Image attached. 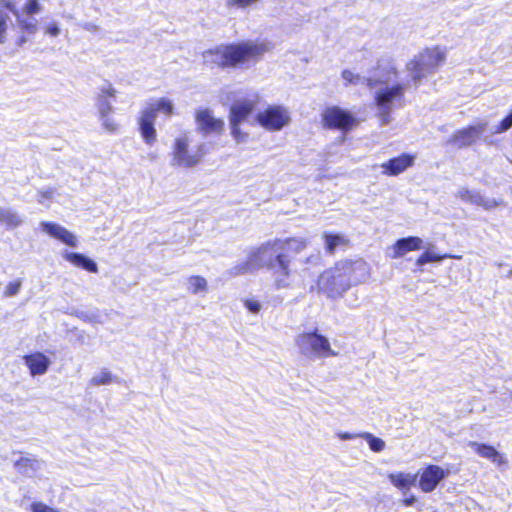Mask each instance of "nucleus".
Returning a JSON list of instances; mask_svg holds the SVG:
<instances>
[{"instance_id":"nucleus-1","label":"nucleus","mask_w":512,"mask_h":512,"mask_svg":"<svg viewBox=\"0 0 512 512\" xmlns=\"http://www.w3.org/2000/svg\"><path fill=\"white\" fill-rule=\"evenodd\" d=\"M270 48L268 42L257 40L219 44L203 51V64L221 70L249 67L259 62Z\"/></svg>"},{"instance_id":"nucleus-2","label":"nucleus","mask_w":512,"mask_h":512,"mask_svg":"<svg viewBox=\"0 0 512 512\" xmlns=\"http://www.w3.org/2000/svg\"><path fill=\"white\" fill-rule=\"evenodd\" d=\"M36 31V23L20 18L13 0H0V44L8 43L19 48Z\"/></svg>"},{"instance_id":"nucleus-3","label":"nucleus","mask_w":512,"mask_h":512,"mask_svg":"<svg viewBox=\"0 0 512 512\" xmlns=\"http://www.w3.org/2000/svg\"><path fill=\"white\" fill-rule=\"evenodd\" d=\"M158 112H161L166 116L173 115L175 110L172 101L168 98L162 97L154 104L146 107L140 112L138 117L139 132L143 141L148 145H153L157 139L154 122Z\"/></svg>"},{"instance_id":"nucleus-4","label":"nucleus","mask_w":512,"mask_h":512,"mask_svg":"<svg viewBox=\"0 0 512 512\" xmlns=\"http://www.w3.org/2000/svg\"><path fill=\"white\" fill-rule=\"evenodd\" d=\"M445 51L439 46L426 47L421 50L408 64V71L413 81H419L432 74L445 61Z\"/></svg>"},{"instance_id":"nucleus-5","label":"nucleus","mask_w":512,"mask_h":512,"mask_svg":"<svg viewBox=\"0 0 512 512\" xmlns=\"http://www.w3.org/2000/svg\"><path fill=\"white\" fill-rule=\"evenodd\" d=\"M296 344L300 353L310 359L336 356L328 338L318 333L317 330L299 335L296 338Z\"/></svg>"},{"instance_id":"nucleus-6","label":"nucleus","mask_w":512,"mask_h":512,"mask_svg":"<svg viewBox=\"0 0 512 512\" xmlns=\"http://www.w3.org/2000/svg\"><path fill=\"white\" fill-rule=\"evenodd\" d=\"M256 108V100L240 99L234 102L228 113L231 135L238 143L244 142L248 134L241 130V124L248 120Z\"/></svg>"},{"instance_id":"nucleus-7","label":"nucleus","mask_w":512,"mask_h":512,"mask_svg":"<svg viewBox=\"0 0 512 512\" xmlns=\"http://www.w3.org/2000/svg\"><path fill=\"white\" fill-rule=\"evenodd\" d=\"M321 123L325 129L349 132L359 125L356 116L337 105L327 106L321 113Z\"/></svg>"},{"instance_id":"nucleus-8","label":"nucleus","mask_w":512,"mask_h":512,"mask_svg":"<svg viewBox=\"0 0 512 512\" xmlns=\"http://www.w3.org/2000/svg\"><path fill=\"white\" fill-rule=\"evenodd\" d=\"M340 264L326 270L318 278V288L329 298H337L350 288V282L345 271L342 272Z\"/></svg>"},{"instance_id":"nucleus-9","label":"nucleus","mask_w":512,"mask_h":512,"mask_svg":"<svg viewBox=\"0 0 512 512\" xmlns=\"http://www.w3.org/2000/svg\"><path fill=\"white\" fill-rule=\"evenodd\" d=\"M205 154L204 145L200 144L195 150H190L189 139L185 136L177 137L172 147V160L175 165L192 168L199 165Z\"/></svg>"},{"instance_id":"nucleus-10","label":"nucleus","mask_w":512,"mask_h":512,"mask_svg":"<svg viewBox=\"0 0 512 512\" xmlns=\"http://www.w3.org/2000/svg\"><path fill=\"white\" fill-rule=\"evenodd\" d=\"M406 86L396 83L391 87L381 88L374 94V104L379 109V116L383 124H388L394 101H402L405 96Z\"/></svg>"},{"instance_id":"nucleus-11","label":"nucleus","mask_w":512,"mask_h":512,"mask_svg":"<svg viewBox=\"0 0 512 512\" xmlns=\"http://www.w3.org/2000/svg\"><path fill=\"white\" fill-rule=\"evenodd\" d=\"M255 120L268 131H279L289 124L290 115L288 110L281 105H269L257 113Z\"/></svg>"},{"instance_id":"nucleus-12","label":"nucleus","mask_w":512,"mask_h":512,"mask_svg":"<svg viewBox=\"0 0 512 512\" xmlns=\"http://www.w3.org/2000/svg\"><path fill=\"white\" fill-rule=\"evenodd\" d=\"M197 131L203 135H217L224 133L225 122L221 118L214 117L213 111L209 108H199L194 113Z\"/></svg>"},{"instance_id":"nucleus-13","label":"nucleus","mask_w":512,"mask_h":512,"mask_svg":"<svg viewBox=\"0 0 512 512\" xmlns=\"http://www.w3.org/2000/svg\"><path fill=\"white\" fill-rule=\"evenodd\" d=\"M267 265L275 274L288 275V258H249L243 265L233 269V275L253 272L258 266Z\"/></svg>"},{"instance_id":"nucleus-14","label":"nucleus","mask_w":512,"mask_h":512,"mask_svg":"<svg viewBox=\"0 0 512 512\" xmlns=\"http://www.w3.org/2000/svg\"><path fill=\"white\" fill-rule=\"evenodd\" d=\"M487 123L480 122L475 125H468L453 132L447 140V144L463 148L474 144L486 130Z\"/></svg>"},{"instance_id":"nucleus-15","label":"nucleus","mask_w":512,"mask_h":512,"mask_svg":"<svg viewBox=\"0 0 512 512\" xmlns=\"http://www.w3.org/2000/svg\"><path fill=\"white\" fill-rule=\"evenodd\" d=\"M338 264H340L342 272H346L350 287L365 282L369 277V267L363 258L342 259Z\"/></svg>"},{"instance_id":"nucleus-16","label":"nucleus","mask_w":512,"mask_h":512,"mask_svg":"<svg viewBox=\"0 0 512 512\" xmlns=\"http://www.w3.org/2000/svg\"><path fill=\"white\" fill-rule=\"evenodd\" d=\"M414 154L402 153L381 164L382 174L385 176H398L412 167L415 163Z\"/></svg>"},{"instance_id":"nucleus-17","label":"nucleus","mask_w":512,"mask_h":512,"mask_svg":"<svg viewBox=\"0 0 512 512\" xmlns=\"http://www.w3.org/2000/svg\"><path fill=\"white\" fill-rule=\"evenodd\" d=\"M446 476L447 473L440 466L428 465L421 474L419 486L426 493L432 492Z\"/></svg>"},{"instance_id":"nucleus-18","label":"nucleus","mask_w":512,"mask_h":512,"mask_svg":"<svg viewBox=\"0 0 512 512\" xmlns=\"http://www.w3.org/2000/svg\"><path fill=\"white\" fill-rule=\"evenodd\" d=\"M40 228L43 232L47 233L52 238L60 241L61 243L69 246L76 247L77 239L75 235L67 230L65 227L54 222H41Z\"/></svg>"},{"instance_id":"nucleus-19","label":"nucleus","mask_w":512,"mask_h":512,"mask_svg":"<svg viewBox=\"0 0 512 512\" xmlns=\"http://www.w3.org/2000/svg\"><path fill=\"white\" fill-rule=\"evenodd\" d=\"M24 362L32 376L45 374L51 363L50 359L41 352L25 355Z\"/></svg>"},{"instance_id":"nucleus-20","label":"nucleus","mask_w":512,"mask_h":512,"mask_svg":"<svg viewBox=\"0 0 512 512\" xmlns=\"http://www.w3.org/2000/svg\"><path fill=\"white\" fill-rule=\"evenodd\" d=\"M423 248H425L424 242L417 236L398 239L393 245L395 256H403L409 252L418 251Z\"/></svg>"},{"instance_id":"nucleus-21","label":"nucleus","mask_w":512,"mask_h":512,"mask_svg":"<svg viewBox=\"0 0 512 512\" xmlns=\"http://www.w3.org/2000/svg\"><path fill=\"white\" fill-rule=\"evenodd\" d=\"M469 446L473 448L479 456L489 459L499 466L505 463L502 455L493 446L475 441H471Z\"/></svg>"},{"instance_id":"nucleus-22","label":"nucleus","mask_w":512,"mask_h":512,"mask_svg":"<svg viewBox=\"0 0 512 512\" xmlns=\"http://www.w3.org/2000/svg\"><path fill=\"white\" fill-rule=\"evenodd\" d=\"M324 240L326 252L329 254H333L337 248L345 249L351 244L347 237L340 234L325 233Z\"/></svg>"},{"instance_id":"nucleus-23","label":"nucleus","mask_w":512,"mask_h":512,"mask_svg":"<svg viewBox=\"0 0 512 512\" xmlns=\"http://www.w3.org/2000/svg\"><path fill=\"white\" fill-rule=\"evenodd\" d=\"M285 246L294 247L295 249H301L306 246V241L303 239H296V238H287L283 241L274 240L272 242H268V243L264 244L259 249L258 253H264L268 249H273L274 247L283 248Z\"/></svg>"},{"instance_id":"nucleus-24","label":"nucleus","mask_w":512,"mask_h":512,"mask_svg":"<svg viewBox=\"0 0 512 512\" xmlns=\"http://www.w3.org/2000/svg\"><path fill=\"white\" fill-rule=\"evenodd\" d=\"M22 223L21 217L14 211L8 209L0 210V224L6 229H14Z\"/></svg>"},{"instance_id":"nucleus-25","label":"nucleus","mask_w":512,"mask_h":512,"mask_svg":"<svg viewBox=\"0 0 512 512\" xmlns=\"http://www.w3.org/2000/svg\"><path fill=\"white\" fill-rule=\"evenodd\" d=\"M15 467L21 474L32 477L38 468V461L27 457H21L16 461Z\"/></svg>"},{"instance_id":"nucleus-26","label":"nucleus","mask_w":512,"mask_h":512,"mask_svg":"<svg viewBox=\"0 0 512 512\" xmlns=\"http://www.w3.org/2000/svg\"><path fill=\"white\" fill-rule=\"evenodd\" d=\"M186 287L192 294L205 292L207 290V281L201 276H191L187 278Z\"/></svg>"},{"instance_id":"nucleus-27","label":"nucleus","mask_w":512,"mask_h":512,"mask_svg":"<svg viewBox=\"0 0 512 512\" xmlns=\"http://www.w3.org/2000/svg\"><path fill=\"white\" fill-rule=\"evenodd\" d=\"M113 382H119L117 376L113 375L109 370L102 369L98 375H95L90 380V385L100 386V385H108Z\"/></svg>"},{"instance_id":"nucleus-28","label":"nucleus","mask_w":512,"mask_h":512,"mask_svg":"<svg viewBox=\"0 0 512 512\" xmlns=\"http://www.w3.org/2000/svg\"><path fill=\"white\" fill-rule=\"evenodd\" d=\"M358 436L363 438L368 443L369 448L374 452H381L385 448V442L369 432H363Z\"/></svg>"},{"instance_id":"nucleus-29","label":"nucleus","mask_w":512,"mask_h":512,"mask_svg":"<svg viewBox=\"0 0 512 512\" xmlns=\"http://www.w3.org/2000/svg\"><path fill=\"white\" fill-rule=\"evenodd\" d=\"M458 197L464 202L471 204L481 205L483 203V198L478 193L466 188L458 192Z\"/></svg>"},{"instance_id":"nucleus-30","label":"nucleus","mask_w":512,"mask_h":512,"mask_svg":"<svg viewBox=\"0 0 512 512\" xmlns=\"http://www.w3.org/2000/svg\"><path fill=\"white\" fill-rule=\"evenodd\" d=\"M73 265L87 270L88 272H97V264L93 258H66Z\"/></svg>"},{"instance_id":"nucleus-31","label":"nucleus","mask_w":512,"mask_h":512,"mask_svg":"<svg viewBox=\"0 0 512 512\" xmlns=\"http://www.w3.org/2000/svg\"><path fill=\"white\" fill-rule=\"evenodd\" d=\"M390 480L396 487L402 489L409 487L411 484L409 476L402 473L397 475H390Z\"/></svg>"},{"instance_id":"nucleus-32","label":"nucleus","mask_w":512,"mask_h":512,"mask_svg":"<svg viewBox=\"0 0 512 512\" xmlns=\"http://www.w3.org/2000/svg\"><path fill=\"white\" fill-rule=\"evenodd\" d=\"M23 11L26 15H33L41 11V6L38 0H26Z\"/></svg>"},{"instance_id":"nucleus-33","label":"nucleus","mask_w":512,"mask_h":512,"mask_svg":"<svg viewBox=\"0 0 512 512\" xmlns=\"http://www.w3.org/2000/svg\"><path fill=\"white\" fill-rule=\"evenodd\" d=\"M512 127V113L505 116L496 126V133H503Z\"/></svg>"},{"instance_id":"nucleus-34","label":"nucleus","mask_w":512,"mask_h":512,"mask_svg":"<svg viewBox=\"0 0 512 512\" xmlns=\"http://www.w3.org/2000/svg\"><path fill=\"white\" fill-rule=\"evenodd\" d=\"M20 288H21V281L20 280H15L13 282H10L6 286V290L4 292V295L6 297H13V296H15V295H17L19 293Z\"/></svg>"},{"instance_id":"nucleus-35","label":"nucleus","mask_w":512,"mask_h":512,"mask_svg":"<svg viewBox=\"0 0 512 512\" xmlns=\"http://www.w3.org/2000/svg\"><path fill=\"white\" fill-rule=\"evenodd\" d=\"M101 118H107L113 111L112 105L107 100H100L98 105Z\"/></svg>"},{"instance_id":"nucleus-36","label":"nucleus","mask_w":512,"mask_h":512,"mask_svg":"<svg viewBox=\"0 0 512 512\" xmlns=\"http://www.w3.org/2000/svg\"><path fill=\"white\" fill-rule=\"evenodd\" d=\"M31 512H59L56 509L42 503L34 502L31 504Z\"/></svg>"},{"instance_id":"nucleus-37","label":"nucleus","mask_w":512,"mask_h":512,"mask_svg":"<svg viewBox=\"0 0 512 512\" xmlns=\"http://www.w3.org/2000/svg\"><path fill=\"white\" fill-rule=\"evenodd\" d=\"M244 306L248 309V311L254 314L258 313L261 309L260 302L255 299H245Z\"/></svg>"},{"instance_id":"nucleus-38","label":"nucleus","mask_w":512,"mask_h":512,"mask_svg":"<svg viewBox=\"0 0 512 512\" xmlns=\"http://www.w3.org/2000/svg\"><path fill=\"white\" fill-rule=\"evenodd\" d=\"M116 96V90L112 87V85H108L107 87H103L100 91L99 99L106 100L107 98H114Z\"/></svg>"},{"instance_id":"nucleus-39","label":"nucleus","mask_w":512,"mask_h":512,"mask_svg":"<svg viewBox=\"0 0 512 512\" xmlns=\"http://www.w3.org/2000/svg\"><path fill=\"white\" fill-rule=\"evenodd\" d=\"M258 0H228L227 4L228 6H235L238 8H246L254 3H256Z\"/></svg>"},{"instance_id":"nucleus-40","label":"nucleus","mask_w":512,"mask_h":512,"mask_svg":"<svg viewBox=\"0 0 512 512\" xmlns=\"http://www.w3.org/2000/svg\"><path fill=\"white\" fill-rule=\"evenodd\" d=\"M342 78L349 84L356 83L359 80V75L353 73L351 70H343Z\"/></svg>"},{"instance_id":"nucleus-41","label":"nucleus","mask_w":512,"mask_h":512,"mask_svg":"<svg viewBox=\"0 0 512 512\" xmlns=\"http://www.w3.org/2000/svg\"><path fill=\"white\" fill-rule=\"evenodd\" d=\"M103 120V126L104 128L108 131V132H111V133H114L118 130V124L109 119V117L107 118H101Z\"/></svg>"},{"instance_id":"nucleus-42","label":"nucleus","mask_w":512,"mask_h":512,"mask_svg":"<svg viewBox=\"0 0 512 512\" xmlns=\"http://www.w3.org/2000/svg\"><path fill=\"white\" fill-rule=\"evenodd\" d=\"M59 32H60V30L58 28L57 23H55V22L49 23L45 28V33L52 37L57 36L59 34Z\"/></svg>"},{"instance_id":"nucleus-43","label":"nucleus","mask_w":512,"mask_h":512,"mask_svg":"<svg viewBox=\"0 0 512 512\" xmlns=\"http://www.w3.org/2000/svg\"><path fill=\"white\" fill-rule=\"evenodd\" d=\"M443 258H417L416 266L421 269L424 265L432 262H440Z\"/></svg>"},{"instance_id":"nucleus-44","label":"nucleus","mask_w":512,"mask_h":512,"mask_svg":"<svg viewBox=\"0 0 512 512\" xmlns=\"http://www.w3.org/2000/svg\"><path fill=\"white\" fill-rule=\"evenodd\" d=\"M365 83H366L367 87L374 88L376 85L380 84L381 81L375 80L372 78H366Z\"/></svg>"},{"instance_id":"nucleus-45","label":"nucleus","mask_w":512,"mask_h":512,"mask_svg":"<svg viewBox=\"0 0 512 512\" xmlns=\"http://www.w3.org/2000/svg\"><path fill=\"white\" fill-rule=\"evenodd\" d=\"M338 435H339V438L342 439V440H351V439H354L356 437V435L351 434L349 432H341Z\"/></svg>"},{"instance_id":"nucleus-46","label":"nucleus","mask_w":512,"mask_h":512,"mask_svg":"<svg viewBox=\"0 0 512 512\" xmlns=\"http://www.w3.org/2000/svg\"><path fill=\"white\" fill-rule=\"evenodd\" d=\"M421 256L428 257V256H437V255L434 253L432 247H429V248L425 249V251L422 253ZM443 256H452V255L444 254Z\"/></svg>"},{"instance_id":"nucleus-47","label":"nucleus","mask_w":512,"mask_h":512,"mask_svg":"<svg viewBox=\"0 0 512 512\" xmlns=\"http://www.w3.org/2000/svg\"><path fill=\"white\" fill-rule=\"evenodd\" d=\"M500 268H501V273L503 276H506V277H511L512 276V269H509V270H505L501 264H499Z\"/></svg>"},{"instance_id":"nucleus-48","label":"nucleus","mask_w":512,"mask_h":512,"mask_svg":"<svg viewBox=\"0 0 512 512\" xmlns=\"http://www.w3.org/2000/svg\"><path fill=\"white\" fill-rule=\"evenodd\" d=\"M65 256H73V257H76V256H83L82 254H79V253H67Z\"/></svg>"},{"instance_id":"nucleus-49","label":"nucleus","mask_w":512,"mask_h":512,"mask_svg":"<svg viewBox=\"0 0 512 512\" xmlns=\"http://www.w3.org/2000/svg\"><path fill=\"white\" fill-rule=\"evenodd\" d=\"M511 113H512V110H511Z\"/></svg>"}]
</instances>
